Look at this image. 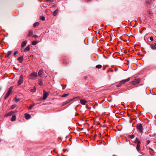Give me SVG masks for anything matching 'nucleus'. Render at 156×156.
Masks as SVG:
<instances>
[{
  "label": "nucleus",
  "instance_id": "f257e3e1",
  "mask_svg": "<svg viewBox=\"0 0 156 156\" xmlns=\"http://www.w3.org/2000/svg\"><path fill=\"white\" fill-rule=\"evenodd\" d=\"M130 80V78H128L127 79H125V80H122V81H120V82L118 83H116L112 85V87H121V85L123 84H124L126 83V82H127L128 81H129Z\"/></svg>",
  "mask_w": 156,
  "mask_h": 156
},
{
  "label": "nucleus",
  "instance_id": "f03ea898",
  "mask_svg": "<svg viewBox=\"0 0 156 156\" xmlns=\"http://www.w3.org/2000/svg\"><path fill=\"white\" fill-rule=\"evenodd\" d=\"M49 95V93L46 92L45 90H43V97L41 99V100H45Z\"/></svg>",
  "mask_w": 156,
  "mask_h": 156
},
{
  "label": "nucleus",
  "instance_id": "7ed1b4c3",
  "mask_svg": "<svg viewBox=\"0 0 156 156\" xmlns=\"http://www.w3.org/2000/svg\"><path fill=\"white\" fill-rule=\"evenodd\" d=\"M37 76V73H33L30 74V75L28 76V77L29 79H34Z\"/></svg>",
  "mask_w": 156,
  "mask_h": 156
},
{
  "label": "nucleus",
  "instance_id": "20e7f679",
  "mask_svg": "<svg viewBox=\"0 0 156 156\" xmlns=\"http://www.w3.org/2000/svg\"><path fill=\"white\" fill-rule=\"evenodd\" d=\"M136 128L137 129L139 130V131L142 133L143 129L142 125L140 123H138L136 125Z\"/></svg>",
  "mask_w": 156,
  "mask_h": 156
},
{
  "label": "nucleus",
  "instance_id": "39448f33",
  "mask_svg": "<svg viewBox=\"0 0 156 156\" xmlns=\"http://www.w3.org/2000/svg\"><path fill=\"white\" fill-rule=\"evenodd\" d=\"M32 36V37L36 38L38 36L36 35L33 34V31L32 30H30L28 31L27 34V36Z\"/></svg>",
  "mask_w": 156,
  "mask_h": 156
},
{
  "label": "nucleus",
  "instance_id": "423d86ee",
  "mask_svg": "<svg viewBox=\"0 0 156 156\" xmlns=\"http://www.w3.org/2000/svg\"><path fill=\"white\" fill-rule=\"evenodd\" d=\"M17 112V111H11L10 112L6 113L5 115V116L8 117L10 116L13 114Z\"/></svg>",
  "mask_w": 156,
  "mask_h": 156
},
{
  "label": "nucleus",
  "instance_id": "0eeeda50",
  "mask_svg": "<svg viewBox=\"0 0 156 156\" xmlns=\"http://www.w3.org/2000/svg\"><path fill=\"white\" fill-rule=\"evenodd\" d=\"M23 75H21L20 76V78L18 81L17 84L18 85H20L23 82Z\"/></svg>",
  "mask_w": 156,
  "mask_h": 156
},
{
  "label": "nucleus",
  "instance_id": "6e6552de",
  "mask_svg": "<svg viewBox=\"0 0 156 156\" xmlns=\"http://www.w3.org/2000/svg\"><path fill=\"white\" fill-rule=\"evenodd\" d=\"M140 81V79L139 78L135 79L134 81L131 82L132 84L133 85H135L136 84L139 83Z\"/></svg>",
  "mask_w": 156,
  "mask_h": 156
},
{
  "label": "nucleus",
  "instance_id": "1a4fd4ad",
  "mask_svg": "<svg viewBox=\"0 0 156 156\" xmlns=\"http://www.w3.org/2000/svg\"><path fill=\"white\" fill-rule=\"evenodd\" d=\"M12 89H9L8 92L6 94L5 96V99H6V98L9 96V95L11 94L12 92Z\"/></svg>",
  "mask_w": 156,
  "mask_h": 156
},
{
  "label": "nucleus",
  "instance_id": "9d476101",
  "mask_svg": "<svg viewBox=\"0 0 156 156\" xmlns=\"http://www.w3.org/2000/svg\"><path fill=\"white\" fill-rule=\"evenodd\" d=\"M35 105V104L33 103V104L30 105L29 107H28L27 108L29 110L32 109L34 108V107Z\"/></svg>",
  "mask_w": 156,
  "mask_h": 156
},
{
  "label": "nucleus",
  "instance_id": "9b49d317",
  "mask_svg": "<svg viewBox=\"0 0 156 156\" xmlns=\"http://www.w3.org/2000/svg\"><path fill=\"white\" fill-rule=\"evenodd\" d=\"M139 142L137 144L136 147V149L138 151H139L140 150V144L141 143L140 141H139Z\"/></svg>",
  "mask_w": 156,
  "mask_h": 156
},
{
  "label": "nucleus",
  "instance_id": "f8f14e48",
  "mask_svg": "<svg viewBox=\"0 0 156 156\" xmlns=\"http://www.w3.org/2000/svg\"><path fill=\"white\" fill-rule=\"evenodd\" d=\"M24 115H25V118L27 119H29L31 117V116L29 114L26 113V114H24Z\"/></svg>",
  "mask_w": 156,
  "mask_h": 156
},
{
  "label": "nucleus",
  "instance_id": "ddd939ff",
  "mask_svg": "<svg viewBox=\"0 0 156 156\" xmlns=\"http://www.w3.org/2000/svg\"><path fill=\"white\" fill-rule=\"evenodd\" d=\"M16 116L15 115H13L11 119V120L12 122L15 121L16 120Z\"/></svg>",
  "mask_w": 156,
  "mask_h": 156
},
{
  "label": "nucleus",
  "instance_id": "4468645a",
  "mask_svg": "<svg viewBox=\"0 0 156 156\" xmlns=\"http://www.w3.org/2000/svg\"><path fill=\"white\" fill-rule=\"evenodd\" d=\"M23 59V56H20L18 58L17 60L19 61L20 63L22 62Z\"/></svg>",
  "mask_w": 156,
  "mask_h": 156
},
{
  "label": "nucleus",
  "instance_id": "2eb2a0df",
  "mask_svg": "<svg viewBox=\"0 0 156 156\" xmlns=\"http://www.w3.org/2000/svg\"><path fill=\"white\" fill-rule=\"evenodd\" d=\"M80 103L83 105H85V104H86V103H87V101H86L84 100H83V99H81L80 100Z\"/></svg>",
  "mask_w": 156,
  "mask_h": 156
},
{
  "label": "nucleus",
  "instance_id": "dca6fc26",
  "mask_svg": "<svg viewBox=\"0 0 156 156\" xmlns=\"http://www.w3.org/2000/svg\"><path fill=\"white\" fill-rule=\"evenodd\" d=\"M150 47L153 50H156V47H155V45H154V44H151Z\"/></svg>",
  "mask_w": 156,
  "mask_h": 156
},
{
  "label": "nucleus",
  "instance_id": "f3484780",
  "mask_svg": "<svg viewBox=\"0 0 156 156\" xmlns=\"http://www.w3.org/2000/svg\"><path fill=\"white\" fill-rule=\"evenodd\" d=\"M58 9L56 10L54 12L53 15L54 16H56L57 14L58 13Z\"/></svg>",
  "mask_w": 156,
  "mask_h": 156
},
{
  "label": "nucleus",
  "instance_id": "a211bd4d",
  "mask_svg": "<svg viewBox=\"0 0 156 156\" xmlns=\"http://www.w3.org/2000/svg\"><path fill=\"white\" fill-rule=\"evenodd\" d=\"M12 52L11 51H9L6 54V57H8L10 55H11Z\"/></svg>",
  "mask_w": 156,
  "mask_h": 156
},
{
  "label": "nucleus",
  "instance_id": "6ab92c4d",
  "mask_svg": "<svg viewBox=\"0 0 156 156\" xmlns=\"http://www.w3.org/2000/svg\"><path fill=\"white\" fill-rule=\"evenodd\" d=\"M26 42L25 41H23L22 42V44H21V47H24L26 45Z\"/></svg>",
  "mask_w": 156,
  "mask_h": 156
},
{
  "label": "nucleus",
  "instance_id": "aec40b11",
  "mask_svg": "<svg viewBox=\"0 0 156 156\" xmlns=\"http://www.w3.org/2000/svg\"><path fill=\"white\" fill-rule=\"evenodd\" d=\"M14 101L16 102H18V101H20V99L19 98H17L16 97L14 98Z\"/></svg>",
  "mask_w": 156,
  "mask_h": 156
},
{
  "label": "nucleus",
  "instance_id": "412c9836",
  "mask_svg": "<svg viewBox=\"0 0 156 156\" xmlns=\"http://www.w3.org/2000/svg\"><path fill=\"white\" fill-rule=\"evenodd\" d=\"M17 106V105H14L11 106L10 108L12 109H13L15 108Z\"/></svg>",
  "mask_w": 156,
  "mask_h": 156
},
{
  "label": "nucleus",
  "instance_id": "4be33fe9",
  "mask_svg": "<svg viewBox=\"0 0 156 156\" xmlns=\"http://www.w3.org/2000/svg\"><path fill=\"white\" fill-rule=\"evenodd\" d=\"M30 50V47L29 46H27V47H26V48H25V49L24 50V51H29Z\"/></svg>",
  "mask_w": 156,
  "mask_h": 156
},
{
  "label": "nucleus",
  "instance_id": "5701e85b",
  "mask_svg": "<svg viewBox=\"0 0 156 156\" xmlns=\"http://www.w3.org/2000/svg\"><path fill=\"white\" fill-rule=\"evenodd\" d=\"M139 141H140V140H139V139L137 138H136L135 140L134 141V142L135 143L137 144L139 142Z\"/></svg>",
  "mask_w": 156,
  "mask_h": 156
},
{
  "label": "nucleus",
  "instance_id": "b1692460",
  "mask_svg": "<svg viewBox=\"0 0 156 156\" xmlns=\"http://www.w3.org/2000/svg\"><path fill=\"white\" fill-rule=\"evenodd\" d=\"M39 25V23L38 22H36L34 24V27H35L36 26L38 25Z\"/></svg>",
  "mask_w": 156,
  "mask_h": 156
},
{
  "label": "nucleus",
  "instance_id": "393cba45",
  "mask_svg": "<svg viewBox=\"0 0 156 156\" xmlns=\"http://www.w3.org/2000/svg\"><path fill=\"white\" fill-rule=\"evenodd\" d=\"M40 20H41L42 21H44L45 20V17L44 16H41L40 17Z\"/></svg>",
  "mask_w": 156,
  "mask_h": 156
},
{
  "label": "nucleus",
  "instance_id": "a878e982",
  "mask_svg": "<svg viewBox=\"0 0 156 156\" xmlns=\"http://www.w3.org/2000/svg\"><path fill=\"white\" fill-rule=\"evenodd\" d=\"M96 67L97 68L100 69L102 67V66L100 65H98L96 66Z\"/></svg>",
  "mask_w": 156,
  "mask_h": 156
},
{
  "label": "nucleus",
  "instance_id": "bb28decb",
  "mask_svg": "<svg viewBox=\"0 0 156 156\" xmlns=\"http://www.w3.org/2000/svg\"><path fill=\"white\" fill-rule=\"evenodd\" d=\"M31 92H35L36 91V88H32L30 90Z\"/></svg>",
  "mask_w": 156,
  "mask_h": 156
},
{
  "label": "nucleus",
  "instance_id": "cd10ccee",
  "mask_svg": "<svg viewBox=\"0 0 156 156\" xmlns=\"http://www.w3.org/2000/svg\"><path fill=\"white\" fill-rule=\"evenodd\" d=\"M37 43H38V42H37L36 41H33V42H32V44L33 45H35L36 44H37Z\"/></svg>",
  "mask_w": 156,
  "mask_h": 156
},
{
  "label": "nucleus",
  "instance_id": "c85d7f7f",
  "mask_svg": "<svg viewBox=\"0 0 156 156\" xmlns=\"http://www.w3.org/2000/svg\"><path fill=\"white\" fill-rule=\"evenodd\" d=\"M129 138H131V139H133L135 137V136L134 135H129Z\"/></svg>",
  "mask_w": 156,
  "mask_h": 156
},
{
  "label": "nucleus",
  "instance_id": "c756f323",
  "mask_svg": "<svg viewBox=\"0 0 156 156\" xmlns=\"http://www.w3.org/2000/svg\"><path fill=\"white\" fill-rule=\"evenodd\" d=\"M42 80L41 79H40V85H42L43 84V83L42 82Z\"/></svg>",
  "mask_w": 156,
  "mask_h": 156
},
{
  "label": "nucleus",
  "instance_id": "7c9ffc66",
  "mask_svg": "<svg viewBox=\"0 0 156 156\" xmlns=\"http://www.w3.org/2000/svg\"><path fill=\"white\" fill-rule=\"evenodd\" d=\"M69 94H64L62 95L61 97H67Z\"/></svg>",
  "mask_w": 156,
  "mask_h": 156
},
{
  "label": "nucleus",
  "instance_id": "2f4dec72",
  "mask_svg": "<svg viewBox=\"0 0 156 156\" xmlns=\"http://www.w3.org/2000/svg\"><path fill=\"white\" fill-rule=\"evenodd\" d=\"M43 73V70H40V77L41 76V74Z\"/></svg>",
  "mask_w": 156,
  "mask_h": 156
},
{
  "label": "nucleus",
  "instance_id": "473e14b6",
  "mask_svg": "<svg viewBox=\"0 0 156 156\" xmlns=\"http://www.w3.org/2000/svg\"><path fill=\"white\" fill-rule=\"evenodd\" d=\"M150 39L151 41H153V38L152 37H150Z\"/></svg>",
  "mask_w": 156,
  "mask_h": 156
},
{
  "label": "nucleus",
  "instance_id": "72a5a7b5",
  "mask_svg": "<svg viewBox=\"0 0 156 156\" xmlns=\"http://www.w3.org/2000/svg\"><path fill=\"white\" fill-rule=\"evenodd\" d=\"M150 142V141L149 140H148L147 141V144H148Z\"/></svg>",
  "mask_w": 156,
  "mask_h": 156
},
{
  "label": "nucleus",
  "instance_id": "f704fd0d",
  "mask_svg": "<svg viewBox=\"0 0 156 156\" xmlns=\"http://www.w3.org/2000/svg\"><path fill=\"white\" fill-rule=\"evenodd\" d=\"M17 53H18V52L17 51H15L14 53V55H15L17 54Z\"/></svg>",
  "mask_w": 156,
  "mask_h": 156
},
{
  "label": "nucleus",
  "instance_id": "c9c22d12",
  "mask_svg": "<svg viewBox=\"0 0 156 156\" xmlns=\"http://www.w3.org/2000/svg\"><path fill=\"white\" fill-rule=\"evenodd\" d=\"M66 105V103H65V102H64L63 104L62 105V106H63L64 105Z\"/></svg>",
  "mask_w": 156,
  "mask_h": 156
},
{
  "label": "nucleus",
  "instance_id": "e433bc0d",
  "mask_svg": "<svg viewBox=\"0 0 156 156\" xmlns=\"http://www.w3.org/2000/svg\"><path fill=\"white\" fill-rule=\"evenodd\" d=\"M47 1L50 2H52L53 0H47Z\"/></svg>",
  "mask_w": 156,
  "mask_h": 156
},
{
  "label": "nucleus",
  "instance_id": "4c0bfd02",
  "mask_svg": "<svg viewBox=\"0 0 156 156\" xmlns=\"http://www.w3.org/2000/svg\"><path fill=\"white\" fill-rule=\"evenodd\" d=\"M80 98L79 97H76L74 98V99H76V98Z\"/></svg>",
  "mask_w": 156,
  "mask_h": 156
},
{
  "label": "nucleus",
  "instance_id": "58836bf2",
  "mask_svg": "<svg viewBox=\"0 0 156 156\" xmlns=\"http://www.w3.org/2000/svg\"><path fill=\"white\" fill-rule=\"evenodd\" d=\"M149 149L151 150V151H154L153 150L152 148H151L150 147H149Z\"/></svg>",
  "mask_w": 156,
  "mask_h": 156
},
{
  "label": "nucleus",
  "instance_id": "ea45409f",
  "mask_svg": "<svg viewBox=\"0 0 156 156\" xmlns=\"http://www.w3.org/2000/svg\"><path fill=\"white\" fill-rule=\"evenodd\" d=\"M69 101H67L66 102H65V103H66V104H67L69 103Z\"/></svg>",
  "mask_w": 156,
  "mask_h": 156
},
{
  "label": "nucleus",
  "instance_id": "a19ab883",
  "mask_svg": "<svg viewBox=\"0 0 156 156\" xmlns=\"http://www.w3.org/2000/svg\"><path fill=\"white\" fill-rule=\"evenodd\" d=\"M97 136V134H95L94 135V137H96Z\"/></svg>",
  "mask_w": 156,
  "mask_h": 156
},
{
  "label": "nucleus",
  "instance_id": "79ce46f5",
  "mask_svg": "<svg viewBox=\"0 0 156 156\" xmlns=\"http://www.w3.org/2000/svg\"><path fill=\"white\" fill-rule=\"evenodd\" d=\"M121 42L120 41H119L118 42L117 44H118L119 43H120Z\"/></svg>",
  "mask_w": 156,
  "mask_h": 156
},
{
  "label": "nucleus",
  "instance_id": "37998d69",
  "mask_svg": "<svg viewBox=\"0 0 156 156\" xmlns=\"http://www.w3.org/2000/svg\"><path fill=\"white\" fill-rule=\"evenodd\" d=\"M37 75L38 76H39V72H38L37 73Z\"/></svg>",
  "mask_w": 156,
  "mask_h": 156
},
{
  "label": "nucleus",
  "instance_id": "c03bdc74",
  "mask_svg": "<svg viewBox=\"0 0 156 156\" xmlns=\"http://www.w3.org/2000/svg\"><path fill=\"white\" fill-rule=\"evenodd\" d=\"M154 45H155V47H156V43L154 44Z\"/></svg>",
  "mask_w": 156,
  "mask_h": 156
},
{
  "label": "nucleus",
  "instance_id": "a18cd8bd",
  "mask_svg": "<svg viewBox=\"0 0 156 156\" xmlns=\"http://www.w3.org/2000/svg\"><path fill=\"white\" fill-rule=\"evenodd\" d=\"M63 152H65V150H64V149H63Z\"/></svg>",
  "mask_w": 156,
  "mask_h": 156
},
{
  "label": "nucleus",
  "instance_id": "49530a36",
  "mask_svg": "<svg viewBox=\"0 0 156 156\" xmlns=\"http://www.w3.org/2000/svg\"><path fill=\"white\" fill-rule=\"evenodd\" d=\"M122 41H125V42H126V41H124V40H122Z\"/></svg>",
  "mask_w": 156,
  "mask_h": 156
},
{
  "label": "nucleus",
  "instance_id": "de8ad7c7",
  "mask_svg": "<svg viewBox=\"0 0 156 156\" xmlns=\"http://www.w3.org/2000/svg\"><path fill=\"white\" fill-rule=\"evenodd\" d=\"M150 154H151V155H153V154H151V153L150 152Z\"/></svg>",
  "mask_w": 156,
  "mask_h": 156
},
{
  "label": "nucleus",
  "instance_id": "09e8293b",
  "mask_svg": "<svg viewBox=\"0 0 156 156\" xmlns=\"http://www.w3.org/2000/svg\"><path fill=\"white\" fill-rule=\"evenodd\" d=\"M145 93H146V91H145Z\"/></svg>",
  "mask_w": 156,
  "mask_h": 156
},
{
  "label": "nucleus",
  "instance_id": "8fccbe9b",
  "mask_svg": "<svg viewBox=\"0 0 156 156\" xmlns=\"http://www.w3.org/2000/svg\"><path fill=\"white\" fill-rule=\"evenodd\" d=\"M72 100V99H71V100H70V101H71Z\"/></svg>",
  "mask_w": 156,
  "mask_h": 156
},
{
  "label": "nucleus",
  "instance_id": "3c124183",
  "mask_svg": "<svg viewBox=\"0 0 156 156\" xmlns=\"http://www.w3.org/2000/svg\"><path fill=\"white\" fill-rule=\"evenodd\" d=\"M105 68H103V69H104V70H105Z\"/></svg>",
  "mask_w": 156,
  "mask_h": 156
},
{
  "label": "nucleus",
  "instance_id": "603ef678",
  "mask_svg": "<svg viewBox=\"0 0 156 156\" xmlns=\"http://www.w3.org/2000/svg\"><path fill=\"white\" fill-rule=\"evenodd\" d=\"M105 58H107L105 57Z\"/></svg>",
  "mask_w": 156,
  "mask_h": 156
},
{
  "label": "nucleus",
  "instance_id": "864d4df0",
  "mask_svg": "<svg viewBox=\"0 0 156 156\" xmlns=\"http://www.w3.org/2000/svg\"><path fill=\"white\" fill-rule=\"evenodd\" d=\"M99 134L100 135L101 134V133H100Z\"/></svg>",
  "mask_w": 156,
  "mask_h": 156
},
{
  "label": "nucleus",
  "instance_id": "5fc2aeb1",
  "mask_svg": "<svg viewBox=\"0 0 156 156\" xmlns=\"http://www.w3.org/2000/svg\"><path fill=\"white\" fill-rule=\"evenodd\" d=\"M64 89V88H62L63 90Z\"/></svg>",
  "mask_w": 156,
  "mask_h": 156
}]
</instances>
